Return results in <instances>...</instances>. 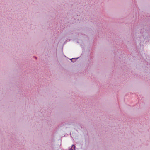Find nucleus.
<instances>
[{"label": "nucleus", "mask_w": 150, "mask_h": 150, "mask_svg": "<svg viewBox=\"0 0 150 150\" xmlns=\"http://www.w3.org/2000/svg\"><path fill=\"white\" fill-rule=\"evenodd\" d=\"M75 146L74 145H72L71 150H75Z\"/></svg>", "instance_id": "f257e3e1"}]
</instances>
